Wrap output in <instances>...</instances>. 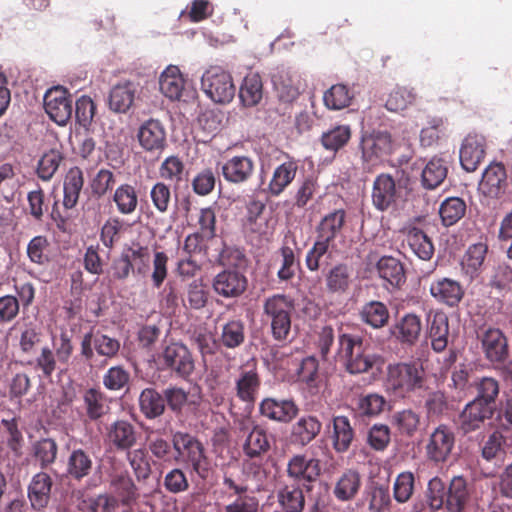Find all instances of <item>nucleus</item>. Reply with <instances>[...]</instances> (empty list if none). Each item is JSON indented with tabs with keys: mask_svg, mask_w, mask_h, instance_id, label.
Listing matches in <instances>:
<instances>
[{
	"mask_svg": "<svg viewBox=\"0 0 512 512\" xmlns=\"http://www.w3.org/2000/svg\"><path fill=\"white\" fill-rule=\"evenodd\" d=\"M139 405L142 413L149 419L159 417L165 410L163 396L153 388H146L141 392Z\"/></svg>",
	"mask_w": 512,
	"mask_h": 512,
	"instance_id": "nucleus-45",
	"label": "nucleus"
},
{
	"mask_svg": "<svg viewBox=\"0 0 512 512\" xmlns=\"http://www.w3.org/2000/svg\"><path fill=\"white\" fill-rule=\"evenodd\" d=\"M360 148L364 167L371 169L392 152L391 135L386 131H373L363 135Z\"/></svg>",
	"mask_w": 512,
	"mask_h": 512,
	"instance_id": "nucleus-5",
	"label": "nucleus"
},
{
	"mask_svg": "<svg viewBox=\"0 0 512 512\" xmlns=\"http://www.w3.org/2000/svg\"><path fill=\"white\" fill-rule=\"evenodd\" d=\"M138 140L146 151L163 150L166 144V132L159 120L150 119L144 122L138 131Z\"/></svg>",
	"mask_w": 512,
	"mask_h": 512,
	"instance_id": "nucleus-23",
	"label": "nucleus"
},
{
	"mask_svg": "<svg viewBox=\"0 0 512 512\" xmlns=\"http://www.w3.org/2000/svg\"><path fill=\"white\" fill-rule=\"evenodd\" d=\"M177 459L189 465L198 475H201L202 471L206 470L207 459L204 453V447L200 441L184 451L183 454L178 455Z\"/></svg>",
	"mask_w": 512,
	"mask_h": 512,
	"instance_id": "nucleus-63",
	"label": "nucleus"
},
{
	"mask_svg": "<svg viewBox=\"0 0 512 512\" xmlns=\"http://www.w3.org/2000/svg\"><path fill=\"white\" fill-rule=\"evenodd\" d=\"M109 490V495L118 500V505L121 504L125 507H131L138 498V489L127 472L112 475Z\"/></svg>",
	"mask_w": 512,
	"mask_h": 512,
	"instance_id": "nucleus-21",
	"label": "nucleus"
},
{
	"mask_svg": "<svg viewBox=\"0 0 512 512\" xmlns=\"http://www.w3.org/2000/svg\"><path fill=\"white\" fill-rule=\"evenodd\" d=\"M1 425L3 432L6 437V444L10 449L11 453L14 457L18 458L22 455V449L24 444V439L22 432L18 427V421L16 418L12 417L9 419H2Z\"/></svg>",
	"mask_w": 512,
	"mask_h": 512,
	"instance_id": "nucleus-56",
	"label": "nucleus"
},
{
	"mask_svg": "<svg viewBox=\"0 0 512 512\" xmlns=\"http://www.w3.org/2000/svg\"><path fill=\"white\" fill-rule=\"evenodd\" d=\"M298 171V163L288 160L273 170L272 177L267 186V192L273 197H278L294 181Z\"/></svg>",
	"mask_w": 512,
	"mask_h": 512,
	"instance_id": "nucleus-27",
	"label": "nucleus"
},
{
	"mask_svg": "<svg viewBox=\"0 0 512 512\" xmlns=\"http://www.w3.org/2000/svg\"><path fill=\"white\" fill-rule=\"evenodd\" d=\"M369 512H384L391 504V497L387 487L375 485L366 494Z\"/></svg>",
	"mask_w": 512,
	"mask_h": 512,
	"instance_id": "nucleus-64",
	"label": "nucleus"
},
{
	"mask_svg": "<svg viewBox=\"0 0 512 512\" xmlns=\"http://www.w3.org/2000/svg\"><path fill=\"white\" fill-rule=\"evenodd\" d=\"M352 280V269L345 264H338L331 268L326 275V287L330 292H345Z\"/></svg>",
	"mask_w": 512,
	"mask_h": 512,
	"instance_id": "nucleus-47",
	"label": "nucleus"
},
{
	"mask_svg": "<svg viewBox=\"0 0 512 512\" xmlns=\"http://www.w3.org/2000/svg\"><path fill=\"white\" fill-rule=\"evenodd\" d=\"M425 372L417 362H399L387 366L386 387L397 396L419 389L423 385Z\"/></svg>",
	"mask_w": 512,
	"mask_h": 512,
	"instance_id": "nucleus-3",
	"label": "nucleus"
},
{
	"mask_svg": "<svg viewBox=\"0 0 512 512\" xmlns=\"http://www.w3.org/2000/svg\"><path fill=\"white\" fill-rule=\"evenodd\" d=\"M44 108L51 120L65 125L72 115V101L62 87H53L44 95Z\"/></svg>",
	"mask_w": 512,
	"mask_h": 512,
	"instance_id": "nucleus-9",
	"label": "nucleus"
},
{
	"mask_svg": "<svg viewBox=\"0 0 512 512\" xmlns=\"http://www.w3.org/2000/svg\"><path fill=\"white\" fill-rule=\"evenodd\" d=\"M354 97L353 91L344 84H335L325 91L324 105L330 110H341L348 107Z\"/></svg>",
	"mask_w": 512,
	"mask_h": 512,
	"instance_id": "nucleus-46",
	"label": "nucleus"
},
{
	"mask_svg": "<svg viewBox=\"0 0 512 512\" xmlns=\"http://www.w3.org/2000/svg\"><path fill=\"white\" fill-rule=\"evenodd\" d=\"M57 453L58 445L52 438H42L32 445V455L42 469L55 462Z\"/></svg>",
	"mask_w": 512,
	"mask_h": 512,
	"instance_id": "nucleus-49",
	"label": "nucleus"
},
{
	"mask_svg": "<svg viewBox=\"0 0 512 512\" xmlns=\"http://www.w3.org/2000/svg\"><path fill=\"white\" fill-rule=\"evenodd\" d=\"M486 253L487 246L483 243L470 246L461 262L463 271L471 278L477 275L483 265Z\"/></svg>",
	"mask_w": 512,
	"mask_h": 512,
	"instance_id": "nucleus-57",
	"label": "nucleus"
},
{
	"mask_svg": "<svg viewBox=\"0 0 512 512\" xmlns=\"http://www.w3.org/2000/svg\"><path fill=\"white\" fill-rule=\"evenodd\" d=\"M294 300L285 294H274L264 300L263 317L270 324L275 340H286L291 332Z\"/></svg>",
	"mask_w": 512,
	"mask_h": 512,
	"instance_id": "nucleus-2",
	"label": "nucleus"
},
{
	"mask_svg": "<svg viewBox=\"0 0 512 512\" xmlns=\"http://www.w3.org/2000/svg\"><path fill=\"white\" fill-rule=\"evenodd\" d=\"M415 100L416 94L413 89L396 87L388 95L385 106L389 111L398 112L405 110L408 106L412 105Z\"/></svg>",
	"mask_w": 512,
	"mask_h": 512,
	"instance_id": "nucleus-62",
	"label": "nucleus"
},
{
	"mask_svg": "<svg viewBox=\"0 0 512 512\" xmlns=\"http://www.w3.org/2000/svg\"><path fill=\"white\" fill-rule=\"evenodd\" d=\"M63 160L62 154L52 149L42 155L37 165V175L43 181H49L58 170Z\"/></svg>",
	"mask_w": 512,
	"mask_h": 512,
	"instance_id": "nucleus-59",
	"label": "nucleus"
},
{
	"mask_svg": "<svg viewBox=\"0 0 512 512\" xmlns=\"http://www.w3.org/2000/svg\"><path fill=\"white\" fill-rule=\"evenodd\" d=\"M482 348L488 360L491 362H503L508 356L507 339L501 330L487 329L482 338Z\"/></svg>",
	"mask_w": 512,
	"mask_h": 512,
	"instance_id": "nucleus-26",
	"label": "nucleus"
},
{
	"mask_svg": "<svg viewBox=\"0 0 512 512\" xmlns=\"http://www.w3.org/2000/svg\"><path fill=\"white\" fill-rule=\"evenodd\" d=\"M259 411L270 420L288 423L296 417L299 409L291 399L265 398L259 405Z\"/></svg>",
	"mask_w": 512,
	"mask_h": 512,
	"instance_id": "nucleus-17",
	"label": "nucleus"
},
{
	"mask_svg": "<svg viewBox=\"0 0 512 512\" xmlns=\"http://www.w3.org/2000/svg\"><path fill=\"white\" fill-rule=\"evenodd\" d=\"M129 381L130 373L121 365L110 367L102 377L103 386L109 391L125 389Z\"/></svg>",
	"mask_w": 512,
	"mask_h": 512,
	"instance_id": "nucleus-60",
	"label": "nucleus"
},
{
	"mask_svg": "<svg viewBox=\"0 0 512 512\" xmlns=\"http://www.w3.org/2000/svg\"><path fill=\"white\" fill-rule=\"evenodd\" d=\"M126 459L138 481H145L150 477L152 469L145 449L137 448L127 451Z\"/></svg>",
	"mask_w": 512,
	"mask_h": 512,
	"instance_id": "nucleus-51",
	"label": "nucleus"
},
{
	"mask_svg": "<svg viewBox=\"0 0 512 512\" xmlns=\"http://www.w3.org/2000/svg\"><path fill=\"white\" fill-rule=\"evenodd\" d=\"M351 138V128L349 125H337L323 132L321 143L323 147L332 152H337L344 147Z\"/></svg>",
	"mask_w": 512,
	"mask_h": 512,
	"instance_id": "nucleus-52",
	"label": "nucleus"
},
{
	"mask_svg": "<svg viewBox=\"0 0 512 512\" xmlns=\"http://www.w3.org/2000/svg\"><path fill=\"white\" fill-rule=\"evenodd\" d=\"M93 468L91 456L83 449H74L67 459L66 472L74 480L87 477Z\"/></svg>",
	"mask_w": 512,
	"mask_h": 512,
	"instance_id": "nucleus-34",
	"label": "nucleus"
},
{
	"mask_svg": "<svg viewBox=\"0 0 512 512\" xmlns=\"http://www.w3.org/2000/svg\"><path fill=\"white\" fill-rule=\"evenodd\" d=\"M470 499L467 481L462 476H455L447 490L446 507L450 512H462Z\"/></svg>",
	"mask_w": 512,
	"mask_h": 512,
	"instance_id": "nucleus-31",
	"label": "nucleus"
},
{
	"mask_svg": "<svg viewBox=\"0 0 512 512\" xmlns=\"http://www.w3.org/2000/svg\"><path fill=\"white\" fill-rule=\"evenodd\" d=\"M389 316L388 308L380 301L367 302L360 309L361 320L375 329L385 326Z\"/></svg>",
	"mask_w": 512,
	"mask_h": 512,
	"instance_id": "nucleus-40",
	"label": "nucleus"
},
{
	"mask_svg": "<svg viewBox=\"0 0 512 512\" xmlns=\"http://www.w3.org/2000/svg\"><path fill=\"white\" fill-rule=\"evenodd\" d=\"M94 350L98 355L111 359L118 354L120 342L105 334L86 333L81 341V355L90 360L94 356Z\"/></svg>",
	"mask_w": 512,
	"mask_h": 512,
	"instance_id": "nucleus-11",
	"label": "nucleus"
},
{
	"mask_svg": "<svg viewBox=\"0 0 512 512\" xmlns=\"http://www.w3.org/2000/svg\"><path fill=\"white\" fill-rule=\"evenodd\" d=\"M321 474L320 460L316 457H307L304 454L293 455L287 462L286 475L291 483L303 484L307 490L310 484L317 480Z\"/></svg>",
	"mask_w": 512,
	"mask_h": 512,
	"instance_id": "nucleus-6",
	"label": "nucleus"
},
{
	"mask_svg": "<svg viewBox=\"0 0 512 512\" xmlns=\"http://www.w3.org/2000/svg\"><path fill=\"white\" fill-rule=\"evenodd\" d=\"M429 290L435 300L450 307L457 306L464 296V289L461 284L446 277L433 280Z\"/></svg>",
	"mask_w": 512,
	"mask_h": 512,
	"instance_id": "nucleus-18",
	"label": "nucleus"
},
{
	"mask_svg": "<svg viewBox=\"0 0 512 512\" xmlns=\"http://www.w3.org/2000/svg\"><path fill=\"white\" fill-rule=\"evenodd\" d=\"M113 201L120 214H133L138 207V195L135 187L128 183L121 184L114 191Z\"/></svg>",
	"mask_w": 512,
	"mask_h": 512,
	"instance_id": "nucleus-43",
	"label": "nucleus"
},
{
	"mask_svg": "<svg viewBox=\"0 0 512 512\" xmlns=\"http://www.w3.org/2000/svg\"><path fill=\"white\" fill-rule=\"evenodd\" d=\"M398 190L394 179L389 174L376 177L372 189V203L379 211H385L396 203Z\"/></svg>",
	"mask_w": 512,
	"mask_h": 512,
	"instance_id": "nucleus-19",
	"label": "nucleus"
},
{
	"mask_svg": "<svg viewBox=\"0 0 512 512\" xmlns=\"http://www.w3.org/2000/svg\"><path fill=\"white\" fill-rule=\"evenodd\" d=\"M84 408L87 417L98 420L109 410L105 394L98 388H88L83 393Z\"/></svg>",
	"mask_w": 512,
	"mask_h": 512,
	"instance_id": "nucleus-38",
	"label": "nucleus"
},
{
	"mask_svg": "<svg viewBox=\"0 0 512 512\" xmlns=\"http://www.w3.org/2000/svg\"><path fill=\"white\" fill-rule=\"evenodd\" d=\"M426 322V335L431 341L432 349L437 353L444 351L449 343L448 316L441 311L430 312Z\"/></svg>",
	"mask_w": 512,
	"mask_h": 512,
	"instance_id": "nucleus-13",
	"label": "nucleus"
},
{
	"mask_svg": "<svg viewBox=\"0 0 512 512\" xmlns=\"http://www.w3.org/2000/svg\"><path fill=\"white\" fill-rule=\"evenodd\" d=\"M321 422L315 416H303L292 426V437L301 446L309 444L320 433Z\"/></svg>",
	"mask_w": 512,
	"mask_h": 512,
	"instance_id": "nucleus-33",
	"label": "nucleus"
},
{
	"mask_svg": "<svg viewBox=\"0 0 512 512\" xmlns=\"http://www.w3.org/2000/svg\"><path fill=\"white\" fill-rule=\"evenodd\" d=\"M477 395L473 399L481 404L494 408L495 401L499 395V383L492 377H482L473 383Z\"/></svg>",
	"mask_w": 512,
	"mask_h": 512,
	"instance_id": "nucleus-53",
	"label": "nucleus"
},
{
	"mask_svg": "<svg viewBox=\"0 0 512 512\" xmlns=\"http://www.w3.org/2000/svg\"><path fill=\"white\" fill-rule=\"evenodd\" d=\"M415 491V475L411 471L399 473L393 482V498L399 504L407 503Z\"/></svg>",
	"mask_w": 512,
	"mask_h": 512,
	"instance_id": "nucleus-54",
	"label": "nucleus"
},
{
	"mask_svg": "<svg viewBox=\"0 0 512 512\" xmlns=\"http://www.w3.org/2000/svg\"><path fill=\"white\" fill-rule=\"evenodd\" d=\"M277 500L284 512H302L305 507L303 488L296 483L280 482Z\"/></svg>",
	"mask_w": 512,
	"mask_h": 512,
	"instance_id": "nucleus-28",
	"label": "nucleus"
},
{
	"mask_svg": "<svg viewBox=\"0 0 512 512\" xmlns=\"http://www.w3.org/2000/svg\"><path fill=\"white\" fill-rule=\"evenodd\" d=\"M244 324L241 320H231L223 325L221 343L227 348L240 346L245 339Z\"/></svg>",
	"mask_w": 512,
	"mask_h": 512,
	"instance_id": "nucleus-61",
	"label": "nucleus"
},
{
	"mask_svg": "<svg viewBox=\"0 0 512 512\" xmlns=\"http://www.w3.org/2000/svg\"><path fill=\"white\" fill-rule=\"evenodd\" d=\"M136 88L131 82L115 85L109 95V107L117 113H125L133 104Z\"/></svg>",
	"mask_w": 512,
	"mask_h": 512,
	"instance_id": "nucleus-35",
	"label": "nucleus"
},
{
	"mask_svg": "<svg viewBox=\"0 0 512 512\" xmlns=\"http://www.w3.org/2000/svg\"><path fill=\"white\" fill-rule=\"evenodd\" d=\"M508 188L507 174L501 163H491L482 174L479 189L491 198H498L505 194Z\"/></svg>",
	"mask_w": 512,
	"mask_h": 512,
	"instance_id": "nucleus-16",
	"label": "nucleus"
},
{
	"mask_svg": "<svg viewBox=\"0 0 512 512\" xmlns=\"http://www.w3.org/2000/svg\"><path fill=\"white\" fill-rule=\"evenodd\" d=\"M129 256L134 274H145L150 267L151 251L148 246L133 244L123 250Z\"/></svg>",
	"mask_w": 512,
	"mask_h": 512,
	"instance_id": "nucleus-58",
	"label": "nucleus"
},
{
	"mask_svg": "<svg viewBox=\"0 0 512 512\" xmlns=\"http://www.w3.org/2000/svg\"><path fill=\"white\" fill-rule=\"evenodd\" d=\"M338 345L339 355L350 374L380 370L384 364V358L380 354L370 352L360 336L341 334Z\"/></svg>",
	"mask_w": 512,
	"mask_h": 512,
	"instance_id": "nucleus-1",
	"label": "nucleus"
},
{
	"mask_svg": "<svg viewBox=\"0 0 512 512\" xmlns=\"http://www.w3.org/2000/svg\"><path fill=\"white\" fill-rule=\"evenodd\" d=\"M201 88L208 98L220 104L231 102L236 93L230 72L219 65H211L204 71Z\"/></svg>",
	"mask_w": 512,
	"mask_h": 512,
	"instance_id": "nucleus-4",
	"label": "nucleus"
},
{
	"mask_svg": "<svg viewBox=\"0 0 512 512\" xmlns=\"http://www.w3.org/2000/svg\"><path fill=\"white\" fill-rule=\"evenodd\" d=\"M52 479L46 472L36 473L28 485V499L34 510L44 509L50 500Z\"/></svg>",
	"mask_w": 512,
	"mask_h": 512,
	"instance_id": "nucleus-24",
	"label": "nucleus"
},
{
	"mask_svg": "<svg viewBox=\"0 0 512 512\" xmlns=\"http://www.w3.org/2000/svg\"><path fill=\"white\" fill-rule=\"evenodd\" d=\"M363 486V477L355 468H347L336 478L333 495L340 502H349L356 498Z\"/></svg>",
	"mask_w": 512,
	"mask_h": 512,
	"instance_id": "nucleus-15",
	"label": "nucleus"
},
{
	"mask_svg": "<svg viewBox=\"0 0 512 512\" xmlns=\"http://www.w3.org/2000/svg\"><path fill=\"white\" fill-rule=\"evenodd\" d=\"M239 97L245 106L251 107L262 99V81L258 74L247 75L239 90Z\"/></svg>",
	"mask_w": 512,
	"mask_h": 512,
	"instance_id": "nucleus-50",
	"label": "nucleus"
},
{
	"mask_svg": "<svg viewBox=\"0 0 512 512\" xmlns=\"http://www.w3.org/2000/svg\"><path fill=\"white\" fill-rule=\"evenodd\" d=\"M109 444L119 451H129L137 442V432L127 420H117L107 428Z\"/></svg>",
	"mask_w": 512,
	"mask_h": 512,
	"instance_id": "nucleus-22",
	"label": "nucleus"
},
{
	"mask_svg": "<svg viewBox=\"0 0 512 512\" xmlns=\"http://www.w3.org/2000/svg\"><path fill=\"white\" fill-rule=\"evenodd\" d=\"M83 173L78 167L71 168L64 179L63 183V205L66 209L75 207L78 202L80 192L83 188Z\"/></svg>",
	"mask_w": 512,
	"mask_h": 512,
	"instance_id": "nucleus-37",
	"label": "nucleus"
},
{
	"mask_svg": "<svg viewBox=\"0 0 512 512\" xmlns=\"http://www.w3.org/2000/svg\"><path fill=\"white\" fill-rule=\"evenodd\" d=\"M184 79L177 66L169 65L159 77L162 94L170 100H179L184 90Z\"/></svg>",
	"mask_w": 512,
	"mask_h": 512,
	"instance_id": "nucleus-32",
	"label": "nucleus"
},
{
	"mask_svg": "<svg viewBox=\"0 0 512 512\" xmlns=\"http://www.w3.org/2000/svg\"><path fill=\"white\" fill-rule=\"evenodd\" d=\"M239 429L245 436L242 449L247 457L256 458L269 451L270 438L267 431L251 418L242 419Z\"/></svg>",
	"mask_w": 512,
	"mask_h": 512,
	"instance_id": "nucleus-7",
	"label": "nucleus"
},
{
	"mask_svg": "<svg viewBox=\"0 0 512 512\" xmlns=\"http://www.w3.org/2000/svg\"><path fill=\"white\" fill-rule=\"evenodd\" d=\"M447 136V121L442 117H431L427 120L419 135L422 147H435Z\"/></svg>",
	"mask_w": 512,
	"mask_h": 512,
	"instance_id": "nucleus-36",
	"label": "nucleus"
},
{
	"mask_svg": "<svg viewBox=\"0 0 512 512\" xmlns=\"http://www.w3.org/2000/svg\"><path fill=\"white\" fill-rule=\"evenodd\" d=\"M346 213L343 209L334 210L325 215L318 226V236L332 241L341 232L345 223Z\"/></svg>",
	"mask_w": 512,
	"mask_h": 512,
	"instance_id": "nucleus-44",
	"label": "nucleus"
},
{
	"mask_svg": "<svg viewBox=\"0 0 512 512\" xmlns=\"http://www.w3.org/2000/svg\"><path fill=\"white\" fill-rule=\"evenodd\" d=\"M487 149V141L483 135L469 134L460 146V164L467 172L475 171L484 160Z\"/></svg>",
	"mask_w": 512,
	"mask_h": 512,
	"instance_id": "nucleus-10",
	"label": "nucleus"
},
{
	"mask_svg": "<svg viewBox=\"0 0 512 512\" xmlns=\"http://www.w3.org/2000/svg\"><path fill=\"white\" fill-rule=\"evenodd\" d=\"M246 278L235 270H225L216 275L213 281L215 292L223 297L239 296L246 289Z\"/></svg>",
	"mask_w": 512,
	"mask_h": 512,
	"instance_id": "nucleus-25",
	"label": "nucleus"
},
{
	"mask_svg": "<svg viewBox=\"0 0 512 512\" xmlns=\"http://www.w3.org/2000/svg\"><path fill=\"white\" fill-rule=\"evenodd\" d=\"M455 437L450 428L438 426L430 435L426 445L427 457L435 462H445L454 447Z\"/></svg>",
	"mask_w": 512,
	"mask_h": 512,
	"instance_id": "nucleus-12",
	"label": "nucleus"
},
{
	"mask_svg": "<svg viewBox=\"0 0 512 512\" xmlns=\"http://www.w3.org/2000/svg\"><path fill=\"white\" fill-rule=\"evenodd\" d=\"M272 83L281 100L291 102L300 93L294 77L287 71L281 70L272 75Z\"/></svg>",
	"mask_w": 512,
	"mask_h": 512,
	"instance_id": "nucleus-48",
	"label": "nucleus"
},
{
	"mask_svg": "<svg viewBox=\"0 0 512 512\" xmlns=\"http://www.w3.org/2000/svg\"><path fill=\"white\" fill-rule=\"evenodd\" d=\"M159 359L166 368L182 378L189 377L195 368L194 360L189 349L182 343L173 342L165 346Z\"/></svg>",
	"mask_w": 512,
	"mask_h": 512,
	"instance_id": "nucleus-8",
	"label": "nucleus"
},
{
	"mask_svg": "<svg viewBox=\"0 0 512 512\" xmlns=\"http://www.w3.org/2000/svg\"><path fill=\"white\" fill-rule=\"evenodd\" d=\"M224 179L232 184L247 182L254 173V162L248 156H233L221 165Z\"/></svg>",
	"mask_w": 512,
	"mask_h": 512,
	"instance_id": "nucleus-20",
	"label": "nucleus"
},
{
	"mask_svg": "<svg viewBox=\"0 0 512 512\" xmlns=\"http://www.w3.org/2000/svg\"><path fill=\"white\" fill-rule=\"evenodd\" d=\"M447 172L446 162L442 158H431L422 170L423 186L426 189H435L445 180Z\"/></svg>",
	"mask_w": 512,
	"mask_h": 512,
	"instance_id": "nucleus-41",
	"label": "nucleus"
},
{
	"mask_svg": "<svg viewBox=\"0 0 512 512\" xmlns=\"http://www.w3.org/2000/svg\"><path fill=\"white\" fill-rule=\"evenodd\" d=\"M494 408H489L479 401L468 402L458 417V427L464 433L476 431L484 422L492 417Z\"/></svg>",
	"mask_w": 512,
	"mask_h": 512,
	"instance_id": "nucleus-14",
	"label": "nucleus"
},
{
	"mask_svg": "<svg viewBox=\"0 0 512 512\" xmlns=\"http://www.w3.org/2000/svg\"><path fill=\"white\" fill-rule=\"evenodd\" d=\"M379 276L392 286H399L405 279L402 263L391 256H384L377 263Z\"/></svg>",
	"mask_w": 512,
	"mask_h": 512,
	"instance_id": "nucleus-42",
	"label": "nucleus"
},
{
	"mask_svg": "<svg viewBox=\"0 0 512 512\" xmlns=\"http://www.w3.org/2000/svg\"><path fill=\"white\" fill-rule=\"evenodd\" d=\"M404 245L419 259L430 260L434 254V245L421 229L411 227L405 232Z\"/></svg>",
	"mask_w": 512,
	"mask_h": 512,
	"instance_id": "nucleus-29",
	"label": "nucleus"
},
{
	"mask_svg": "<svg viewBox=\"0 0 512 512\" xmlns=\"http://www.w3.org/2000/svg\"><path fill=\"white\" fill-rule=\"evenodd\" d=\"M354 438V431L350 421L345 416H336L333 418V448L338 453L346 452Z\"/></svg>",
	"mask_w": 512,
	"mask_h": 512,
	"instance_id": "nucleus-39",
	"label": "nucleus"
},
{
	"mask_svg": "<svg viewBox=\"0 0 512 512\" xmlns=\"http://www.w3.org/2000/svg\"><path fill=\"white\" fill-rule=\"evenodd\" d=\"M466 212V204L459 197H449L445 199L439 208V214L442 223L445 226H451L457 223Z\"/></svg>",
	"mask_w": 512,
	"mask_h": 512,
	"instance_id": "nucleus-55",
	"label": "nucleus"
},
{
	"mask_svg": "<svg viewBox=\"0 0 512 512\" xmlns=\"http://www.w3.org/2000/svg\"><path fill=\"white\" fill-rule=\"evenodd\" d=\"M421 319L415 314L404 315L393 327L392 334L402 344L414 345L421 333Z\"/></svg>",
	"mask_w": 512,
	"mask_h": 512,
	"instance_id": "nucleus-30",
	"label": "nucleus"
}]
</instances>
